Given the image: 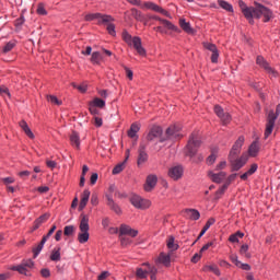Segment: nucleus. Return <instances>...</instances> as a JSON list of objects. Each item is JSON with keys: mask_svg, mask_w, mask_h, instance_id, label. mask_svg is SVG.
<instances>
[{"mask_svg": "<svg viewBox=\"0 0 280 280\" xmlns=\"http://www.w3.org/2000/svg\"><path fill=\"white\" fill-rule=\"evenodd\" d=\"M207 269L217 275V277H220V269L215 265L207 266Z\"/></svg>", "mask_w": 280, "mask_h": 280, "instance_id": "nucleus-50", "label": "nucleus"}, {"mask_svg": "<svg viewBox=\"0 0 280 280\" xmlns=\"http://www.w3.org/2000/svg\"><path fill=\"white\" fill-rule=\"evenodd\" d=\"M238 8L249 25H255V19L259 21L262 16V23H269L275 19V13L268 7L255 1L254 7H248L244 0H238Z\"/></svg>", "mask_w": 280, "mask_h": 280, "instance_id": "nucleus-1", "label": "nucleus"}, {"mask_svg": "<svg viewBox=\"0 0 280 280\" xmlns=\"http://www.w3.org/2000/svg\"><path fill=\"white\" fill-rule=\"evenodd\" d=\"M46 165H47V167H49V170H55V167H56L58 164L56 163V161L47 160V161H46Z\"/></svg>", "mask_w": 280, "mask_h": 280, "instance_id": "nucleus-58", "label": "nucleus"}, {"mask_svg": "<svg viewBox=\"0 0 280 280\" xmlns=\"http://www.w3.org/2000/svg\"><path fill=\"white\" fill-rule=\"evenodd\" d=\"M163 135V129L160 126H153L148 136H147V141H154V139H161Z\"/></svg>", "mask_w": 280, "mask_h": 280, "instance_id": "nucleus-14", "label": "nucleus"}, {"mask_svg": "<svg viewBox=\"0 0 280 280\" xmlns=\"http://www.w3.org/2000/svg\"><path fill=\"white\" fill-rule=\"evenodd\" d=\"M200 144H201V142H200V139H198V135L191 133V136L188 140L187 147H186L188 156H196Z\"/></svg>", "mask_w": 280, "mask_h": 280, "instance_id": "nucleus-6", "label": "nucleus"}, {"mask_svg": "<svg viewBox=\"0 0 280 280\" xmlns=\"http://www.w3.org/2000/svg\"><path fill=\"white\" fill-rule=\"evenodd\" d=\"M280 117V104L276 107L275 110H270L267 116V124L265 129V139H268L272 135V130H275V122L277 121V118Z\"/></svg>", "mask_w": 280, "mask_h": 280, "instance_id": "nucleus-3", "label": "nucleus"}, {"mask_svg": "<svg viewBox=\"0 0 280 280\" xmlns=\"http://www.w3.org/2000/svg\"><path fill=\"white\" fill-rule=\"evenodd\" d=\"M13 47H16V42L11 40V42L7 43V44L4 45V47L2 48L3 54H9V51H10Z\"/></svg>", "mask_w": 280, "mask_h": 280, "instance_id": "nucleus-41", "label": "nucleus"}, {"mask_svg": "<svg viewBox=\"0 0 280 280\" xmlns=\"http://www.w3.org/2000/svg\"><path fill=\"white\" fill-rule=\"evenodd\" d=\"M258 165L257 164H252L249 170L245 172L243 175H241V180H248L249 176H253L255 172H257Z\"/></svg>", "mask_w": 280, "mask_h": 280, "instance_id": "nucleus-26", "label": "nucleus"}, {"mask_svg": "<svg viewBox=\"0 0 280 280\" xmlns=\"http://www.w3.org/2000/svg\"><path fill=\"white\" fill-rule=\"evenodd\" d=\"M256 62L259 65V67H262L267 73H270V75L277 78V71L270 67V63H268V61H266L262 56H258Z\"/></svg>", "mask_w": 280, "mask_h": 280, "instance_id": "nucleus-11", "label": "nucleus"}, {"mask_svg": "<svg viewBox=\"0 0 280 280\" xmlns=\"http://www.w3.org/2000/svg\"><path fill=\"white\" fill-rule=\"evenodd\" d=\"M131 16H133L136 21H143V14L137 9H131Z\"/></svg>", "mask_w": 280, "mask_h": 280, "instance_id": "nucleus-42", "label": "nucleus"}, {"mask_svg": "<svg viewBox=\"0 0 280 280\" xmlns=\"http://www.w3.org/2000/svg\"><path fill=\"white\" fill-rule=\"evenodd\" d=\"M40 275L44 279H49L51 277V271L48 268H44L40 270Z\"/></svg>", "mask_w": 280, "mask_h": 280, "instance_id": "nucleus-51", "label": "nucleus"}, {"mask_svg": "<svg viewBox=\"0 0 280 280\" xmlns=\"http://www.w3.org/2000/svg\"><path fill=\"white\" fill-rule=\"evenodd\" d=\"M34 268V262L32 259L23 260L18 266L10 267V270H13L14 272H19V275H24V277H32V270Z\"/></svg>", "mask_w": 280, "mask_h": 280, "instance_id": "nucleus-5", "label": "nucleus"}, {"mask_svg": "<svg viewBox=\"0 0 280 280\" xmlns=\"http://www.w3.org/2000/svg\"><path fill=\"white\" fill-rule=\"evenodd\" d=\"M219 5L226 12H233V5L224 0H219Z\"/></svg>", "mask_w": 280, "mask_h": 280, "instance_id": "nucleus-38", "label": "nucleus"}, {"mask_svg": "<svg viewBox=\"0 0 280 280\" xmlns=\"http://www.w3.org/2000/svg\"><path fill=\"white\" fill-rule=\"evenodd\" d=\"M142 266L147 267L144 269V270H147V275H156V272H159V269H156V267L151 266L148 262L142 264Z\"/></svg>", "mask_w": 280, "mask_h": 280, "instance_id": "nucleus-40", "label": "nucleus"}, {"mask_svg": "<svg viewBox=\"0 0 280 280\" xmlns=\"http://www.w3.org/2000/svg\"><path fill=\"white\" fill-rule=\"evenodd\" d=\"M36 12H37V14H39L40 16H46L47 10H45V4L39 3V4L37 5Z\"/></svg>", "mask_w": 280, "mask_h": 280, "instance_id": "nucleus-48", "label": "nucleus"}, {"mask_svg": "<svg viewBox=\"0 0 280 280\" xmlns=\"http://www.w3.org/2000/svg\"><path fill=\"white\" fill-rule=\"evenodd\" d=\"M183 213L187 220H200V212L196 209H185Z\"/></svg>", "mask_w": 280, "mask_h": 280, "instance_id": "nucleus-22", "label": "nucleus"}, {"mask_svg": "<svg viewBox=\"0 0 280 280\" xmlns=\"http://www.w3.org/2000/svg\"><path fill=\"white\" fill-rule=\"evenodd\" d=\"M0 95H8L10 97V90L4 85H0Z\"/></svg>", "mask_w": 280, "mask_h": 280, "instance_id": "nucleus-57", "label": "nucleus"}, {"mask_svg": "<svg viewBox=\"0 0 280 280\" xmlns=\"http://www.w3.org/2000/svg\"><path fill=\"white\" fill-rule=\"evenodd\" d=\"M166 246L171 249L170 253H172V250H178V244L175 243L174 236L168 237L166 241Z\"/></svg>", "mask_w": 280, "mask_h": 280, "instance_id": "nucleus-34", "label": "nucleus"}, {"mask_svg": "<svg viewBox=\"0 0 280 280\" xmlns=\"http://www.w3.org/2000/svg\"><path fill=\"white\" fill-rule=\"evenodd\" d=\"M248 162V154H243L240 159L232 161V172H240Z\"/></svg>", "mask_w": 280, "mask_h": 280, "instance_id": "nucleus-9", "label": "nucleus"}, {"mask_svg": "<svg viewBox=\"0 0 280 280\" xmlns=\"http://www.w3.org/2000/svg\"><path fill=\"white\" fill-rule=\"evenodd\" d=\"M1 180L3 182L4 185H12V183H14L13 177H4V178H1Z\"/></svg>", "mask_w": 280, "mask_h": 280, "instance_id": "nucleus-59", "label": "nucleus"}, {"mask_svg": "<svg viewBox=\"0 0 280 280\" xmlns=\"http://www.w3.org/2000/svg\"><path fill=\"white\" fill-rule=\"evenodd\" d=\"M74 231H75V228L73 225H67L63 229V235L66 236L73 235Z\"/></svg>", "mask_w": 280, "mask_h": 280, "instance_id": "nucleus-46", "label": "nucleus"}, {"mask_svg": "<svg viewBox=\"0 0 280 280\" xmlns=\"http://www.w3.org/2000/svg\"><path fill=\"white\" fill-rule=\"evenodd\" d=\"M138 279H148V269L138 268L136 271Z\"/></svg>", "mask_w": 280, "mask_h": 280, "instance_id": "nucleus-39", "label": "nucleus"}, {"mask_svg": "<svg viewBox=\"0 0 280 280\" xmlns=\"http://www.w3.org/2000/svg\"><path fill=\"white\" fill-rule=\"evenodd\" d=\"M183 127L180 125H171L165 135L160 138V143H164V141H178V139H183V133H180Z\"/></svg>", "mask_w": 280, "mask_h": 280, "instance_id": "nucleus-2", "label": "nucleus"}, {"mask_svg": "<svg viewBox=\"0 0 280 280\" xmlns=\"http://www.w3.org/2000/svg\"><path fill=\"white\" fill-rule=\"evenodd\" d=\"M248 154H249V156H257V154H259V143L258 142H253L249 145Z\"/></svg>", "mask_w": 280, "mask_h": 280, "instance_id": "nucleus-32", "label": "nucleus"}, {"mask_svg": "<svg viewBox=\"0 0 280 280\" xmlns=\"http://www.w3.org/2000/svg\"><path fill=\"white\" fill-rule=\"evenodd\" d=\"M230 259H231V261H232V264H235V266H242V261H240L238 259H237V255H232L231 257H230Z\"/></svg>", "mask_w": 280, "mask_h": 280, "instance_id": "nucleus-56", "label": "nucleus"}, {"mask_svg": "<svg viewBox=\"0 0 280 280\" xmlns=\"http://www.w3.org/2000/svg\"><path fill=\"white\" fill-rule=\"evenodd\" d=\"M109 24H107V32L108 34H110V36H115L116 32H115V24L107 22Z\"/></svg>", "mask_w": 280, "mask_h": 280, "instance_id": "nucleus-53", "label": "nucleus"}, {"mask_svg": "<svg viewBox=\"0 0 280 280\" xmlns=\"http://www.w3.org/2000/svg\"><path fill=\"white\" fill-rule=\"evenodd\" d=\"M89 198H91V191L89 189H85L81 196V201L79 205L80 211H82V209L86 207V205L89 203Z\"/></svg>", "mask_w": 280, "mask_h": 280, "instance_id": "nucleus-24", "label": "nucleus"}, {"mask_svg": "<svg viewBox=\"0 0 280 280\" xmlns=\"http://www.w3.org/2000/svg\"><path fill=\"white\" fill-rule=\"evenodd\" d=\"M90 104L96 108H104L106 106V102L98 97L94 98Z\"/></svg>", "mask_w": 280, "mask_h": 280, "instance_id": "nucleus-36", "label": "nucleus"}, {"mask_svg": "<svg viewBox=\"0 0 280 280\" xmlns=\"http://www.w3.org/2000/svg\"><path fill=\"white\" fill-rule=\"evenodd\" d=\"M85 21H98V24L102 25V23H113L115 19L102 13H89L85 15Z\"/></svg>", "mask_w": 280, "mask_h": 280, "instance_id": "nucleus-7", "label": "nucleus"}, {"mask_svg": "<svg viewBox=\"0 0 280 280\" xmlns=\"http://www.w3.org/2000/svg\"><path fill=\"white\" fill-rule=\"evenodd\" d=\"M131 205L136 207V209H150L152 202L148 199H143L139 195H133L130 199Z\"/></svg>", "mask_w": 280, "mask_h": 280, "instance_id": "nucleus-8", "label": "nucleus"}, {"mask_svg": "<svg viewBox=\"0 0 280 280\" xmlns=\"http://www.w3.org/2000/svg\"><path fill=\"white\" fill-rule=\"evenodd\" d=\"M102 124H103L102 118L95 116V117H94V126H96L97 128H100V127H102Z\"/></svg>", "mask_w": 280, "mask_h": 280, "instance_id": "nucleus-62", "label": "nucleus"}, {"mask_svg": "<svg viewBox=\"0 0 280 280\" xmlns=\"http://www.w3.org/2000/svg\"><path fill=\"white\" fill-rule=\"evenodd\" d=\"M139 130H141V125L133 122L130 127V129L128 130V137H130V139H135V137H137V132H139Z\"/></svg>", "mask_w": 280, "mask_h": 280, "instance_id": "nucleus-28", "label": "nucleus"}, {"mask_svg": "<svg viewBox=\"0 0 280 280\" xmlns=\"http://www.w3.org/2000/svg\"><path fill=\"white\" fill-rule=\"evenodd\" d=\"M215 159H218V156L215 155V153H212L208 156L207 159V163L208 165H213L215 163Z\"/></svg>", "mask_w": 280, "mask_h": 280, "instance_id": "nucleus-54", "label": "nucleus"}, {"mask_svg": "<svg viewBox=\"0 0 280 280\" xmlns=\"http://www.w3.org/2000/svg\"><path fill=\"white\" fill-rule=\"evenodd\" d=\"M213 224H215V219H213V218L209 219L203 226L205 231H209V229H211V226H213Z\"/></svg>", "mask_w": 280, "mask_h": 280, "instance_id": "nucleus-52", "label": "nucleus"}, {"mask_svg": "<svg viewBox=\"0 0 280 280\" xmlns=\"http://www.w3.org/2000/svg\"><path fill=\"white\" fill-rule=\"evenodd\" d=\"M70 143L73 145V148H77V150H80V135L78 132L73 131L70 136Z\"/></svg>", "mask_w": 280, "mask_h": 280, "instance_id": "nucleus-29", "label": "nucleus"}, {"mask_svg": "<svg viewBox=\"0 0 280 280\" xmlns=\"http://www.w3.org/2000/svg\"><path fill=\"white\" fill-rule=\"evenodd\" d=\"M108 277H110V273L108 271H103L100 276H98V280H106L108 279Z\"/></svg>", "mask_w": 280, "mask_h": 280, "instance_id": "nucleus-60", "label": "nucleus"}, {"mask_svg": "<svg viewBox=\"0 0 280 280\" xmlns=\"http://www.w3.org/2000/svg\"><path fill=\"white\" fill-rule=\"evenodd\" d=\"M80 233L78 234V240L80 244H86L89 242V215L86 214H81V221H80Z\"/></svg>", "mask_w": 280, "mask_h": 280, "instance_id": "nucleus-4", "label": "nucleus"}, {"mask_svg": "<svg viewBox=\"0 0 280 280\" xmlns=\"http://www.w3.org/2000/svg\"><path fill=\"white\" fill-rule=\"evenodd\" d=\"M209 177L211 178L212 183H222L226 178V173L220 172V173H213L209 172Z\"/></svg>", "mask_w": 280, "mask_h": 280, "instance_id": "nucleus-23", "label": "nucleus"}, {"mask_svg": "<svg viewBox=\"0 0 280 280\" xmlns=\"http://www.w3.org/2000/svg\"><path fill=\"white\" fill-rule=\"evenodd\" d=\"M148 162V152H145V144H140L138 149V165H143Z\"/></svg>", "mask_w": 280, "mask_h": 280, "instance_id": "nucleus-20", "label": "nucleus"}, {"mask_svg": "<svg viewBox=\"0 0 280 280\" xmlns=\"http://www.w3.org/2000/svg\"><path fill=\"white\" fill-rule=\"evenodd\" d=\"M160 23L162 25H164L166 27V30H171L172 32H177L178 27H176V25H174L172 22L167 21V20H160Z\"/></svg>", "mask_w": 280, "mask_h": 280, "instance_id": "nucleus-35", "label": "nucleus"}, {"mask_svg": "<svg viewBox=\"0 0 280 280\" xmlns=\"http://www.w3.org/2000/svg\"><path fill=\"white\" fill-rule=\"evenodd\" d=\"M97 178H98L97 173H93V174L91 175V178H90L91 185H95V183H97Z\"/></svg>", "mask_w": 280, "mask_h": 280, "instance_id": "nucleus-61", "label": "nucleus"}, {"mask_svg": "<svg viewBox=\"0 0 280 280\" xmlns=\"http://www.w3.org/2000/svg\"><path fill=\"white\" fill-rule=\"evenodd\" d=\"M205 49H208V51H211V62L214 65L218 63V58H220V52L218 51V46L215 44L211 43H203Z\"/></svg>", "mask_w": 280, "mask_h": 280, "instance_id": "nucleus-10", "label": "nucleus"}, {"mask_svg": "<svg viewBox=\"0 0 280 280\" xmlns=\"http://www.w3.org/2000/svg\"><path fill=\"white\" fill-rule=\"evenodd\" d=\"M124 165L125 163H120L118 165H116L114 168H113V174H121V172H124Z\"/></svg>", "mask_w": 280, "mask_h": 280, "instance_id": "nucleus-49", "label": "nucleus"}, {"mask_svg": "<svg viewBox=\"0 0 280 280\" xmlns=\"http://www.w3.org/2000/svg\"><path fill=\"white\" fill-rule=\"evenodd\" d=\"M46 243H47V241H45V238H42L39 244L37 246L33 247V257H34V259H36V257H38V255H40V252L43 250Z\"/></svg>", "mask_w": 280, "mask_h": 280, "instance_id": "nucleus-30", "label": "nucleus"}, {"mask_svg": "<svg viewBox=\"0 0 280 280\" xmlns=\"http://www.w3.org/2000/svg\"><path fill=\"white\" fill-rule=\"evenodd\" d=\"M135 37H132V35H130L127 31L122 32V39L125 40V43H127V45H132V40Z\"/></svg>", "mask_w": 280, "mask_h": 280, "instance_id": "nucleus-43", "label": "nucleus"}, {"mask_svg": "<svg viewBox=\"0 0 280 280\" xmlns=\"http://www.w3.org/2000/svg\"><path fill=\"white\" fill-rule=\"evenodd\" d=\"M100 203V199L97 197V194H92V197H91V205H93L94 207H96V205Z\"/></svg>", "mask_w": 280, "mask_h": 280, "instance_id": "nucleus-55", "label": "nucleus"}, {"mask_svg": "<svg viewBox=\"0 0 280 280\" xmlns=\"http://www.w3.org/2000/svg\"><path fill=\"white\" fill-rule=\"evenodd\" d=\"M183 166L177 165V166H173L168 170V176L170 178H172L173 180H180V178H183Z\"/></svg>", "mask_w": 280, "mask_h": 280, "instance_id": "nucleus-15", "label": "nucleus"}, {"mask_svg": "<svg viewBox=\"0 0 280 280\" xmlns=\"http://www.w3.org/2000/svg\"><path fill=\"white\" fill-rule=\"evenodd\" d=\"M20 128H22L23 132L28 136L30 139H34V132H32V129H30V126L27 125V121L21 120L19 122Z\"/></svg>", "mask_w": 280, "mask_h": 280, "instance_id": "nucleus-25", "label": "nucleus"}, {"mask_svg": "<svg viewBox=\"0 0 280 280\" xmlns=\"http://www.w3.org/2000/svg\"><path fill=\"white\" fill-rule=\"evenodd\" d=\"M179 27H182V30L184 32H186V34H194V30L191 28V24H189V22L185 21V19L179 20Z\"/></svg>", "mask_w": 280, "mask_h": 280, "instance_id": "nucleus-27", "label": "nucleus"}, {"mask_svg": "<svg viewBox=\"0 0 280 280\" xmlns=\"http://www.w3.org/2000/svg\"><path fill=\"white\" fill-rule=\"evenodd\" d=\"M30 174V171H22L18 174V176H20V178H27Z\"/></svg>", "mask_w": 280, "mask_h": 280, "instance_id": "nucleus-63", "label": "nucleus"}, {"mask_svg": "<svg viewBox=\"0 0 280 280\" xmlns=\"http://www.w3.org/2000/svg\"><path fill=\"white\" fill-rule=\"evenodd\" d=\"M101 60H102V54H100V51H94L91 57V63L100 65Z\"/></svg>", "mask_w": 280, "mask_h": 280, "instance_id": "nucleus-37", "label": "nucleus"}, {"mask_svg": "<svg viewBox=\"0 0 280 280\" xmlns=\"http://www.w3.org/2000/svg\"><path fill=\"white\" fill-rule=\"evenodd\" d=\"M60 247H55L50 253V261H60Z\"/></svg>", "mask_w": 280, "mask_h": 280, "instance_id": "nucleus-33", "label": "nucleus"}, {"mask_svg": "<svg viewBox=\"0 0 280 280\" xmlns=\"http://www.w3.org/2000/svg\"><path fill=\"white\" fill-rule=\"evenodd\" d=\"M156 264H162L166 268H170L172 264V252H170L168 254L161 253L156 259Z\"/></svg>", "mask_w": 280, "mask_h": 280, "instance_id": "nucleus-18", "label": "nucleus"}, {"mask_svg": "<svg viewBox=\"0 0 280 280\" xmlns=\"http://www.w3.org/2000/svg\"><path fill=\"white\" fill-rule=\"evenodd\" d=\"M158 180L159 178L156 177V175H149L143 186L144 191H152V189L156 187Z\"/></svg>", "mask_w": 280, "mask_h": 280, "instance_id": "nucleus-19", "label": "nucleus"}, {"mask_svg": "<svg viewBox=\"0 0 280 280\" xmlns=\"http://www.w3.org/2000/svg\"><path fill=\"white\" fill-rule=\"evenodd\" d=\"M119 233H120L119 235H124V236L129 235V237H137V235H139V231L126 224L120 225Z\"/></svg>", "mask_w": 280, "mask_h": 280, "instance_id": "nucleus-16", "label": "nucleus"}, {"mask_svg": "<svg viewBox=\"0 0 280 280\" xmlns=\"http://www.w3.org/2000/svg\"><path fill=\"white\" fill-rule=\"evenodd\" d=\"M242 145H244V136L238 137V139L235 141L234 145L230 151V159H235V156L240 154Z\"/></svg>", "mask_w": 280, "mask_h": 280, "instance_id": "nucleus-13", "label": "nucleus"}, {"mask_svg": "<svg viewBox=\"0 0 280 280\" xmlns=\"http://www.w3.org/2000/svg\"><path fill=\"white\" fill-rule=\"evenodd\" d=\"M240 254L246 257L247 259H250V253H248V245L244 244L241 246Z\"/></svg>", "mask_w": 280, "mask_h": 280, "instance_id": "nucleus-44", "label": "nucleus"}, {"mask_svg": "<svg viewBox=\"0 0 280 280\" xmlns=\"http://www.w3.org/2000/svg\"><path fill=\"white\" fill-rule=\"evenodd\" d=\"M131 45L135 47L136 51L140 55V56H145V48L143 46H141V38L138 36H135Z\"/></svg>", "mask_w": 280, "mask_h": 280, "instance_id": "nucleus-21", "label": "nucleus"}, {"mask_svg": "<svg viewBox=\"0 0 280 280\" xmlns=\"http://www.w3.org/2000/svg\"><path fill=\"white\" fill-rule=\"evenodd\" d=\"M107 206L112 209V211H115V213H121V208L115 203L113 197L110 196L107 197Z\"/></svg>", "mask_w": 280, "mask_h": 280, "instance_id": "nucleus-31", "label": "nucleus"}, {"mask_svg": "<svg viewBox=\"0 0 280 280\" xmlns=\"http://www.w3.org/2000/svg\"><path fill=\"white\" fill-rule=\"evenodd\" d=\"M214 113L221 119V121H222V124H224V126H226V124H229L231 121V115L229 113L224 112V109L222 107H220L219 105L214 106Z\"/></svg>", "mask_w": 280, "mask_h": 280, "instance_id": "nucleus-12", "label": "nucleus"}, {"mask_svg": "<svg viewBox=\"0 0 280 280\" xmlns=\"http://www.w3.org/2000/svg\"><path fill=\"white\" fill-rule=\"evenodd\" d=\"M119 240H120L121 246H128V244H132V240H130V237L128 236H124L119 234Z\"/></svg>", "mask_w": 280, "mask_h": 280, "instance_id": "nucleus-45", "label": "nucleus"}, {"mask_svg": "<svg viewBox=\"0 0 280 280\" xmlns=\"http://www.w3.org/2000/svg\"><path fill=\"white\" fill-rule=\"evenodd\" d=\"M47 101L50 102V104H56L57 106L62 104V102L59 101L55 95H47Z\"/></svg>", "mask_w": 280, "mask_h": 280, "instance_id": "nucleus-47", "label": "nucleus"}, {"mask_svg": "<svg viewBox=\"0 0 280 280\" xmlns=\"http://www.w3.org/2000/svg\"><path fill=\"white\" fill-rule=\"evenodd\" d=\"M90 113H91V115H97V113H100V110H97V107H95V105H92L90 103Z\"/></svg>", "mask_w": 280, "mask_h": 280, "instance_id": "nucleus-64", "label": "nucleus"}, {"mask_svg": "<svg viewBox=\"0 0 280 280\" xmlns=\"http://www.w3.org/2000/svg\"><path fill=\"white\" fill-rule=\"evenodd\" d=\"M144 8L147 10H152L153 12H159L160 14H163L164 16H170V12H167L165 9L159 7V4L154 2H144Z\"/></svg>", "mask_w": 280, "mask_h": 280, "instance_id": "nucleus-17", "label": "nucleus"}]
</instances>
